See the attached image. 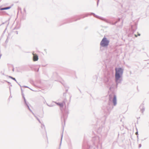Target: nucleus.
I'll return each mask as SVG.
<instances>
[{"mask_svg":"<svg viewBox=\"0 0 149 149\" xmlns=\"http://www.w3.org/2000/svg\"><path fill=\"white\" fill-rule=\"evenodd\" d=\"M115 78L116 81L119 79L120 77V75L123 73V70L120 68H116Z\"/></svg>","mask_w":149,"mask_h":149,"instance_id":"obj_1","label":"nucleus"},{"mask_svg":"<svg viewBox=\"0 0 149 149\" xmlns=\"http://www.w3.org/2000/svg\"><path fill=\"white\" fill-rule=\"evenodd\" d=\"M109 42L106 38H104L101 42L100 45L103 47L107 46L108 45Z\"/></svg>","mask_w":149,"mask_h":149,"instance_id":"obj_2","label":"nucleus"},{"mask_svg":"<svg viewBox=\"0 0 149 149\" xmlns=\"http://www.w3.org/2000/svg\"><path fill=\"white\" fill-rule=\"evenodd\" d=\"M33 61H36L38 60V56L36 54L33 53Z\"/></svg>","mask_w":149,"mask_h":149,"instance_id":"obj_3","label":"nucleus"},{"mask_svg":"<svg viewBox=\"0 0 149 149\" xmlns=\"http://www.w3.org/2000/svg\"><path fill=\"white\" fill-rule=\"evenodd\" d=\"M113 101L114 105H116V99L115 96H114Z\"/></svg>","mask_w":149,"mask_h":149,"instance_id":"obj_4","label":"nucleus"},{"mask_svg":"<svg viewBox=\"0 0 149 149\" xmlns=\"http://www.w3.org/2000/svg\"><path fill=\"white\" fill-rule=\"evenodd\" d=\"M10 8V7H6L4 8H1L0 9L1 10H7L9 9Z\"/></svg>","mask_w":149,"mask_h":149,"instance_id":"obj_5","label":"nucleus"},{"mask_svg":"<svg viewBox=\"0 0 149 149\" xmlns=\"http://www.w3.org/2000/svg\"><path fill=\"white\" fill-rule=\"evenodd\" d=\"M57 104H58V105H59L60 107H63V103H57Z\"/></svg>","mask_w":149,"mask_h":149,"instance_id":"obj_6","label":"nucleus"},{"mask_svg":"<svg viewBox=\"0 0 149 149\" xmlns=\"http://www.w3.org/2000/svg\"><path fill=\"white\" fill-rule=\"evenodd\" d=\"M10 77L11 79H13V80H15L16 81L15 79V78H13V77Z\"/></svg>","mask_w":149,"mask_h":149,"instance_id":"obj_7","label":"nucleus"},{"mask_svg":"<svg viewBox=\"0 0 149 149\" xmlns=\"http://www.w3.org/2000/svg\"><path fill=\"white\" fill-rule=\"evenodd\" d=\"M137 133H137V132H136V134H137Z\"/></svg>","mask_w":149,"mask_h":149,"instance_id":"obj_8","label":"nucleus"}]
</instances>
